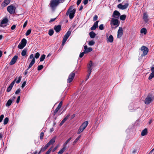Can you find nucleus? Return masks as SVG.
I'll use <instances>...</instances> for the list:
<instances>
[{
    "label": "nucleus",
    "mask_w": 154,
    "mask_h": 154,
    "mask_svg": "<svg viewBox=\"0 0 154 154\" xmlns=\"http://www.w3.org/2000/svg\"><path fill=\"white\" fill-rule=\"evenodd\" d=\"M75 11V9H73L72 6H71L67 11L66 14L67 15H69V17L70 19H72L74 16Z\"/></svg>",
    "instance_id": "nucleus-1"
},
{
    "label": "nucleus",
    "mask_w": 154,
    "mask_h": 154,
    "mask_svg": "<svg viewBox=\"0 0 154 154\" xmlns=\"http://www.w3.org/2000/svg\"><path fill=\"white\" fill-rule=\"evenodd\" d=\"M60 0H52L51 1L50 6L53 10H54L56 7L60 2Z\"/></svg>",
    "instance_id": "nucleus-2"
},
{
    "label": "nucleus",
    "mask_w": 154,
    "mask_h": 154,
    "mask_svg": "<svg viewBox=\"0 0 154 154\" xmlns=\"http://www.w3.org/2000/svg\"><path fill=\"white\" fill-rule=\"evenodd\" d=\"M154 99V97L152 95L149 94L148 95L145 101V103L146 104H148L152 101Z\"/></svg>",
    "instance_id": "nucleus-3"
},
{
    "label": "nucleus",
    "mask_w": 154,
    "mask_h": 154,
    "mask_svg": "<svg viewBox=\"0 0 154 154\" xmlns=\"http://www.w3.org/2000/svg\"><path fill=\"white\" fill-rule=\"evenodd\" d=\"M120 23L119 22L118 20V19L112 18L110 21V25L112 26V25L116 26L115 28H116L119 25Z\"/></svg>",
    "instance_id": "nucleus-4"
},
{
    "label": "nucleus",
    "mask_w": 154,
    "mask_h": 154,
    "mask_svg": "<svg viewBox=\"0 0 154 154\" xmlns=\"http://www.w3.org/2000/svg\"><path fill=\"white\" fill-rule=\"evenodd\" d=\"M15 7L13 5L8 6L7 8V11L11 14H14L15 13Z\"/></svg>",
    "instance_id": "nucleus-5"
},
{
    "label": "nucleus",
    "mask_w": 154,
    "mask_h": 154,
    "mask_svg": "<svg viewBox=\"0 0 154 154\" xmlns=\"http://www.w3.org/2000/svg\"><path fill=\"white\" fill-rule=\"evenodd\" d=\"M71 33V32L69 31H68L67 33L64 35L63 39L62 45H64L66 42L67 40L70 36Z\"/></svg>",
    "instance_id": "nucleus-6"
},
{
    "label": "nucleus",
    "mask_w": 154,
    "mask_h": 154,
    "mask_svg": "<svg viewBox=\"0 0 154 154\" xmlns=\"http://www.w3.org/2000/svg\"><path fill=\"white\" fill-rule=\"evenodd\" d=\"M26 40L25 38H23L18 45V48L20 49H23L26 46Z\"/></svg>",
    "instance_id": "nucleus-7"
},
{
    "label": "nucleus",
    "mask_w": 154,
    "mask_h": 154,
    "mask_svg": "<svg viewBox=\"0 0 154 154\" xmlns=\"http://www.w3.org/2000/svg\"><path fill=\"white\" fill-rule=\"evenodd\" d=\"M141 50L143 52V54H141L142 57L145 56L146 55L148 52V49L145 46H142L141 48Z\"/></svg>",
    "instance_id": "nucleus-8"
},
{
    "label": "nucleus",
    "mask_w": 154,
    "mask_h": 154,
    "mask_svg": "<svg viewBox=\"0 0 154 154\" xmlns=\"http://www.w3.org/2000/svg\"><path fill=\"white\" fill-rule=\"evenodd\" d=\"M32 59V61H31L29 65V68H30L35 63V57H34V55L33 54H32L29 56L28 60H29V59Z\"/></svg>",
    "instance_id": "nucleus-9"
},
{
    "label": "nucleus",
    "mask_w": 154,
    "mask_h": 154,
    "mask_svg": "<svg viewBox=\"0 0 154 154\" xmlns=\"http://www.w3.org/2000/svg\"><path fill=\"white\" fill-rule=\"evenodd\" d=\"M75 75L74 72H71L69 75L68 79H67V82L69 83L71 82L73 80Z\"/></svg>",
    "instance_id": "nucleus-10"
},
{
    "label": "nucleus",
    "mask_w": 154,
    "mask_h": 154,
    "mask_svg": "<svg viewBox=\"0 0 154 154\" xmlns=\"http://www.w3.org/2000/svg\"><path fill=\"white\" fill-rule=\"evenodd\" d=\"M120 16V13L118 11L116 10L113 12L112 14V17L114 18H115L116 19H118Z\"/></svg>",
    "instance_id": "nucleus-11"
},
{
    "label": "nucleus",
    "mask_w": 154,
    "mask_h": 154,
    "mask_svg": "<svg viewBox=\"0 0 154 154\" xmlns=\"http://www.w3.org/2000/svg\"><path fill=\"white\" fill-rule=\"evenodd\" d=\"M128 3H126L124 5H122L121 4H120L118 5L117 7L119 8L122 10H124L127 8H128Z\"/></svg>",
    "instance_id": "nucleus-12"
},
{
    "label": "nucleus",
    "mask_w": 154,
    "mask_h": 154,
    "mask_svg": "<svg viewBox=\"0 0 154 154\" xmlns=\"http://www.w3.org/2000/svg\"><path fill=\"white\" fill-rule=\"evenodd\" d=\"M93 66V64L92 61L91 60L89 61L88 64V72L91 73L92 72V69L93 68L92 66Z\"/></svg>",
    "instance_id": "nucleus-13"
},
{
    "label": "nucleus",
    "mask_w": 154,
    "mask_h": 154,
    "mask_svg": "<svg viewBox=\"0 0 154 154\" xmlns=\"http://www.w3.org/2000/svg\"><path fill=\"white\" fill-rule=\"evenodd\" d=\"M18 59V56L17 55L14 56L11 60L10 62V65H12L14 64L16 62Z\"/></svg>",
    "instance_id": "nucleus-14"
},
{
    "label": "nucleus",
    "mask_w": 154,
    "mask_h": 154,
    "mask_svg": "<svg viewBox=\"0 0 154 154\" xmlns=\"http://www.w3.org/2000/svg\"><path fill=\"white\" fill-rule=\"evenodd\" d=\"M8 22V20L7 18H4L0 23V26L2 27H4L6 26V25H4V24H6Z\"/></svg>",
    "instance_id": "nucleus-15"
},
{
    "label": "nucleus",
    "mask_w": 154,
    "mask_h": 154,
    "mask_svg": "<svg viewBox=\"0 0 154 154\" xmlns=\"http://www.w3.org/2000/svg\"><path fill=\"white\" fill-rule=\"evenodd\" d=\"M11 2V0H4L1 4L2 8H4L8 5Z\"/></svg>",
    "instance_id": "nucleus-16"
},
{
    "label": "nucleus",
    "mask_w": 154,
    "mask_h": 154,
    "mask_svg": "<svg viewBox=\"0 0 154 154\" xmlns=\"http://www.w3.org/2000/svg\"><path fill=\"white\" fill-rule=\"evenodd\" d=\"M123 34V30L121 27H119L118 31L117 38L121 37Z\"/></svg>",
    "instance_id": "nucleus-17"
},
{
    "label": "nucleus",
    "mask_w": 154,
    "mask_h": 154,
    "mask_svg": "<svg viewBox=\"0 0 154 154\" xmlns=\"http://www.w3.org/2000/svg\"><path fill=\"white\" fill-rule=\"evenodd\" d=\"M56 138V137L55 136L52 138L50 141L47 144V146H49L53 144L55 142V139Z\"/></svg>",
    "instance_id": "nucleus-18"
},
{
    "label": "nucleus",
    "mask_w": 154,
    "mask_h": 154,
    "mask_svg": "<svg viewBox=\"0 0 154 154\" xmlns=\"http://www.w3.org/2000/svg\"><path fill=\"white\" fill-rule=\"evenodd\" d=\"M16 80V79H15L11 83V84H10V85L8 88L7 90V91L8 92H9L11 91V90L12 89L14 85V84L15 83V81Z\"/></svg>",
    "instance_id": "nucleus-19"
},
{
    "label": "nucleus",
    "mask_w": 154,
    "mask_h": 154,
    "mask_svg": "<svg viewBox=\"0 0 154 154\" xmlns=\"http://www.w3.org/2000/svg\"><path fill=\"white\" fill-rule=\"evenodd\" d=\"M152 73L149 77L148 79L150 80L154 77V67H152L151 68Z\"/></svg>",
    "instance_id": "nucleus-20"
},
{
    "label": "nucleus",
    "mask_w": 154,
    "mask_h": 154,
    "mask_svg": "<svg viewBox=\"0 0 154 154\" xmlns=\"http://www.w3.org/2000/svg\"><path fill=\"white\" fill-rule=\"evenodd\" d=\"M70 115V114H68L62 120L60 124V126H62L65 122L67 120Z\"/></svg>",
    "instance_id": "nucleus-21"
},
{
    "label": "nucleus",
    "mask_w": 154,
    "mask_h": 154,
    "mask_svg": "<svg viewBox=\"0 0 154 154\" xmlns=\"http://www.w3.org/2000/svg\"><path fill=\"white\" fill-rule=\"evenodd\" d=\"M15 97H13L12 100H11V99L9 100L8 101L7 103H6V106H10L11 105V104L12 103V100H14V99H15Z\"/></svg>",
    "instance_id": "nucleus-22"
},
{
    "label": "nucleus",
    "mask_w": 154,
    "mask_h": 154,
    "mask_svg": "<svg viewBox=\"0 0 154 154\" xmlns=\"http://www.w3.org/2000/svg\"><path fill=\"white\" fill-rule=\"evenodd\" d=\"M99 21H96L95 22L93 26L91 28V30H95L98 27V23Z\"/></svg>",
    "instance_id": "nucleus-23"
},
{
    "label": "nucleus",
    "mask_w": 154,
    "mask_h": 154,
    "mask_svg": "<svg viewBox=\"0 0 154 154\" xmlns=\"http://www.w3.org/2000/svg\"><path fill=\"white\" fill-rule=\"evenodd\" d=\"M61 26L60 25H58L54 26V29L57 32H59L61 29Z\"/></svg>",
    "instance_id": "nucleus-24"
},
{
    "label": "nucleus",
    "mask_w": 154,
    "mask_h": 154,
    "mask_svg": "<svg viewBox=\"0 0 154 154\" xmlns=\"http://www.w3.org/2000/svg\"><path fill=\"white\" fill-rule=\"evenodd\" d=\"M84 49H85L84 51H85V53H88L91 51L92 49L91 48H88L87 46V45H85L84 47Z\"/></svg>",
    "instance_id": "nucleus-25"
},
{
    "label": "nucleus",
    "mask_w": 154,
    "mask_h": 154,
    "mask_svg": "<svg viewBox=\"0 0 154 154\" xmlns=\"http://www.w3.org/2000/svg\"><path fill=\"white\" fill-rule=\"evenodd\" d=\"M143 19L145 22L147 23L149 20L148 16L146 13H145L143 14Z\"/></svg>",
    "instance_id": "nucleus-26"
},
{
    "label": "nucleus",
    "mask_w": 154,
    "mask_h": 154,
    "mask_svg": "<svg viewBox=\"0 0 154 154\" xmlns=\"http://www.w3.org/2000/svg\"><path fill=\"white\" fill-rule=\"evenodd\" d=\"M107 41L110 43H112L113 41V37L112 35H111L109 36L107 38Z\"/></svg>",
    "instance_id": "nucleus-27"
},
{
    "label": "nucleus",
    "mask_w": 154,
    "mask_h": 154,
    "mask_svg": "<svg viewBox=\"0 0 154 154\" xmlns=\"http://www.w3.org/2000/svg\"><path fill=\"white\" fill-rule=\"evenodd\" d=\"M89 34L90 37L92 38H94L96 36L95 33L93 31L90 32Z\"/></svg>",
    "instance_id": "nucleus-28"
},
{
    "label": "nucleus",
    "mask_w": 154,
    "mask_h": 154,
    "mask_svg": "<svg viewBox=\"0 0 154 154\" xmlns=\"http://www.w3.org/2000/svg\"><path fill=\"white\" fill-rule=\"evenodd\" d=\"M85 129L81 125L78 130V134H79L82 132Z\"/></svg>",
    "instance_id": "nucleus-29"
},
{
    "label": "nucleus",
    "mask_w": 154,
    "mask_h": 154,
    "mask_svg": "<svg viewBox=\"0 0 154 154\" xmlns=\"http://www.w3.org/2000/svg\"><path fill=\"white\" fill-rule=\"evenodd\" d=\"M147 129L146 128L143 130L141 132V135L142 136H144L146 135L147 133Z\"/></svg>",
    "instance_id": "nucleus-30"
},
{
    "label": "nucleus",
    "mask_w": 154,
    "mask_h": 154,
    "mask_svg": "<svg viewBox=\"0 0 154 154\" xmlns=\"http://www.w3.org/2000/svg\"><path fill=\"white\" fill-rule=\"evenodd\" d=\"M66 148L65 146L63 147L58 152V154H62L63 152L65 150Z\"/></svg>",
    "instance_id": "nucleus-31"
},
{
    "label": "nucleus",
    "mask_w": 154,
    "mask_h": 154,
    "mask_svg": "<svg viewBox=\"0 0 154 154\" xmlns=\"http://www.w3.org/2000/svg\"><path fill=\"white\" fill-rule=\"evenodd\" d=\"M88 124V121H86L85 122H84L81 125L82 127H84L85 128L87 126Z\"/></svg>",
    "instance_id": "nucleus-32"
},
{
    "label": "nucleus",
    "mask_w": 154,
    "mask_h": 154,
    "mask_svg": "<svg viewBox=\"0 0 154 154\" xmlns=\"http://www.w3.org/2000/svg\"><path fill=\"white\" fill-rule=\"evenodd\" d=\"M140 32L141 33H143L145 35L146 33V29L144 28H142L140 30Z\"/></svg>",
    "instance_id": "nucleus-33"
},
{
    "label": "nucleus",
    "mask_w": 154,
    "mask_h": 154,
    "mask_svg": "<svg viewBox=\"0 0 154 154\" xmlns=\"http://www.w3.org/2000/svg\"><path fill=\"white\" fill-rule=\"evenodd\" d=\"M120 19L121 20H125L126 16L125 15H122L120 16Z\"/></svg>",
    "instance_id": "nucleus-34"
},
{
    "label": "nucleus",
    "mask_w": 154,
    "mask_h": 154,
    "mask_svg": "<svg viewBox=\"0 0 154 154\" xmlns=\"http://www.w3.org/2000/svg\"><path fill=\"white\" fill-rule=\"evenodd\" d=\"M27 52V50L26 49H24L21 52V55L23 56H25Z\"/></svg>",
    "instance_id": "nucleus-35"
},
{
    "label": "nucleus",
    "mask_w": 154,
    "mask_h": 154,
    "mask_svg": "<svg viewBox=\"0 0 154 154\" xmlns=\"http://www.w3.org/2000/svg\"><path fill=\"white\" fill-rule=\"evenodd\" d=\"M81 137V136L79 135L75 139V141L73 143V145H75L76 143V142L78 141V140Z\"/></svg>",
    "instance_id": "nucleus-36"
},
{
    "label": "nucleus",
    "mask_w": 154,
    "mask_h": 154,
    "mask_svg": "<svg viewBox=\"0 0 154 154\" xmlns=\"http://www.w3.org/2000/svg\"><path fill=\"white\" fill-rule=\"evenodd\" d=\"M49 146H47V144H46L45 146L44 147L42 148L41 150H40L41 151H45L47 148Z\"/></svg>",
    "instance_id": "nucleus-37"
},
{
    "label": "nucleus",
    "mask_w": 154,
    "mask_h": 154,
    "mask_svg": "<svg viewBox=\"0 0 154 154\" xmlns=\"http://www.w3.org/2000/svg\"><path fill=\"white\" fill-rule=\"evenodd\" d=\"M45 55L43 54L42 55L40 58V61L42 62L45 59Z\"/></svg>",
    "instance_id": "nucleus-38"
},
{
    "label": "nucleus",
    "mask_w": 154,
    "mask_h": 154,
    "mask_svg": "<svg viewBox=\"0 0 154 154\" xmlns=\"http://www.w3.org/2000/svg\"><path fill=\"white\" fill-rule=\"evenodd\" d=\"M9 120L8 118L7 117H6L5 118V119L4 120V124L5 125L8 122Z\"/></svg>",
    "instance_id": "nucleus-39"
},
{
    "label": "nucleus",
    "mask_w": 154,
    "mask_h": 154,
    "mask_svg": "<svg viewBox=\"0 0 154 154\" xmlns=\"http://www.w3.org/2000/svg\"><path fill=\"white\" fill-rule=\"evenodd\" d=\"M71 139V137H70L63 144L64 146H65L69 142V141Z\"/></svg>",
    "instance_id": "nucleus-40"
},
{
    "label": "nucleus",
    "mask_w": 154,
    "mask_h": 154,
    "mask_svg": "<svg viewBox=\"0 0 154 154\" xmlns=\"http://www.w3.org/2000/svg\"><path fill=\"white\" fill-rule=\"evenodd\" d=\"M88 45L90 46H92L95 44V42L93 41H91L88 42Z\"/></svg>",
    "instance_id": "nucleus-41"
},
{
    "label": "nucleus",
    "mask_w": 154,
    "mask_h": 154,
    "mask_svg": "<svg viewBox=\"0 0 154 154\" xmlns=\"http://www.w3.org/2000/svg\"><path fill=\"white\" fill-rule=\"evenodd\" d=\"M54 31L52 29H50L49 31L48 34L50 36L52 35L54 33Z\"/></svg>",
    "instance_id": "nucleus-42"
},
{
    "label": "nucleus",
    "mask_w": 154,
    "mask_h": 154,
    "mask_svg": "<svg viewBox=\"0 0 154 154\" xmlns=\"http://www.w3.org/2000/svg\"><path fill=\"white\" fill-rule=\"evenodd\" d=\"M31 32V30L28 29L26 33V35L27 36L29 35Z\"/></svg>",
    "instance_id": "nucleus-43"
},
{
    "label": "nucleus",
    "mask_w": 154,
    "mask_h": 154,
    "mask_svg": "<svg viewBox=\"0 0 154 154\" xmlns=\"http://www.w3.org/2000/svg\"><path fill=\"white\" fill-rule=\"evenodd\" d=\"M43 68V66L42 65H41L38 66V70H40L42 69Z\"/></svg>",
    "instance_id": "nucleus-44"
},
{
    "label": "nucleus",
    "mask_w": 154,
    "mask_h": 154,
    "mask_svg": "<svg viewBox=\"0 0 154 154\" xmlns=\"http://www.w3.org/2000/svg\"><path fill=\"white\" fill-rule=\"evenodd\" d=\"M100 29L103 30L104 29V26L103 24H100L99 26Z\"/></svg>",
    "instance_id": "nucleus-45"
},
{
    "label": "nucleus",
    "mask_w": 154,
    "mask_h": 154,
    "mask_svg": "<svg viewBox=\"0 0 154 154\" xmlns=\"http://www.w3.org/2000/svg\"><path fill=\"white\" fill-rule=\"evenodd\" d=\"M60 108L58 107H57L56 108V109H55L54 112V115H55L56 113L57 112L59 111V110L60 109Z\"/></svg>",
    "instance_id": "nucleus-46"
},
{
    "label": "nucleus",
    "mask_w": 154,
    "mask_h": 154,
    "mask_svg": "<svg viewBox=\"0 0 154 154\" xmlns=\"http://www.w3.org/2000/svg\"><path fill=\"white\" fill-rule=\"evenodd\" d=\"M40 56V54L39 53L37 52L35 54V57L36 59H38V58Z\"/></svg>",
    "instance_id": "nucleus-47"
},
{
    "label": "nucleus",
    "mask_w": 154,
    "mask_h": 154,
    "mask_svg": "<svg viewBox=\"0 0 154 154\" xmlns=\"http://www.w3.org/2000/svg\"><path fill=\"white\" fill-rule=\"evenodd\" d=\"M85 53V51H84L81 53L79 55V57L80 58L82 57Z\"/></svg>",
    "instance_id": "nucleus-48"
},
{
    "label": "nucleus",
    "mask_w": 154,
    "mask_h": 154,
    "mask_svg": "<svg viewBox=\"0 0 154 154\" xmlns=\"http://www.w3.org/2000/svg\"><path fill=\"white\" fill-rule=\"evenodd\" d=\"M97 18H98L97 16L96 15H95L93 17V21H95L97 19Z\"/></svg>",
    "instance_id": "nucleus-49"
},
{
    "label": "nucleus",
    "mask_w": 154,
    "mask_h": 154,
    "mask_svg": "<svg viewBox=\"0 0 154 154\" xmlns=\"http://www.w3.org/2000/svg\"><path fill=\"white\" fill-rule=\"evenodd\" d=\"M44 136V134L43 132H42L40 133V138L41 139H42L43 138V137Z\"/></svg>",
    "instance_id": "nucleus-50"
},
{
    "label": "nucleus",
    "mask_w": 154,
    "mask_h": 154,
    "mask_svg": "<svg viewBox=\"0 0 154 154\" xmlns=\"http://www.w3.org/2000/svg\"><path fill=\"white\" fill-rule=\"evenodd\" d=\"M62 103H63L62 101H60V103H59V105H58L57 107L60 109L62 106Z\"/></svg>",
    "instance_id": "nucleus-51"
},
{
    "label": "nucleus",
    "mask_w": 154,
    "mask_h": 154,
    "mask_svg": "<svg viewBox=\"0 0 154 154\" xmlns=\"http://www.w3.org/2000/svg\"><path fill=\"white\" fill-rule=\"evenodd\" d=\"M4 116L3 115H2L0 116V123L1 122L4 118Z\"/></svg>",
    "instance_id": "nucleus-52"
},
{
    "label": "nucleus",
    "mask_w": 154,
    "mask_h": 154,
    "mask_svg": "<svg viewBox=\"0 0 154 154\" xmlns=\"http://www.w3.org/2000/svg\"><path fill=\"white\" fill-rule=\"evenodd\" d=\"M21 78V77H20L19 78H18V80L17 81H16V83L17 84L19 83L20 82Z\"/></svg>",
    "instance_id": "nucleus-53"
},
{
    "label": "nucleus",
    "mask_w": 154,
    "mask_h": 154,
    "mask_svg": "<svg viewBox=\"0 0 154 154\" xmlns=\"http://www.w3.org/2000/svg\"><path fill=\"white\" fill-rule=\"evenodd\" d=\"M91 73L88 72V74L87 75V77L86 79V80H87L89 78V76L91 75Z\"/></svg>",
    "instance_id": "nucleus-54"
},
{
    "label": "nucleus",
    "mask_w": 154,
    "mask_h": 154,
    "mask_svg": "<svg viewBox=\"0 0 154 154\" xmlns=\"http://www.w3.org/2000/svg\"><path fill=\"white\" fill-rule=\"evenodd\" d=\"M20 96H19L18 97H17V101H16V103H18L20 101Z\"/></svg>",
    "instance_id": "nucleus-55"
},
{
    "label": "nucleus",
    "mask_w": 154,
    "mask_h": 154,
    "mask_svg": "<svg viewBox=\"0 0 154 154\" xmlns=\"http://www.w3.org/2000/svg\"><path fill=\"white\" fill-rule=\"evenodd\" d=\"M27 21H26L24 23L23 25V28H25L27 24Z\"/></svg>",
    "instance_id": "nucleus-56"
},
{
    "label": "nucleus",
    "mask_w": 154,
    "mask_h": 154,
    "mask_svg": "<svg viewBox=\"0 0 154 154\" xmlns=\"http://www.w3.org/2000/svg\"><path fill=\"white\" fill-rule=\"evenodd\" d=\"M16 27V25H14L11 27V29L12 30H14L15 29Z\"/></svg>",
    "instance_id": "nucleus-57"
},
{
    "label": "nucleus",
    "mask_w": 154,
    "mask_h": 154,
    "mask_svg": "<svg viewBox=\"0 0 154 154\" xmlns=\"http://www.w3.org/2000/svg\"><path fill=\"white\" fill-rule=\"evenodd\" d=\"M51 150V148H50L48 149V151L45 154H49L50 153Z\"/></svg>",
    "instance_id": "nucleus-58"
},
{
    "label": "nucleus",
    "mask_w": 154,
    "mask_h": 154,
    "mask_svg": "<svg viewBox=\"0 0 154 154\" xmlns=\"http://www.w3.org/2000/svg\"><path fill=\"white\" fill-rule=\"evenodd\" d=\"M26 82L25 81L24 82H23V83L22 84V86H21V87L22 88H24L25 87V86L26 85Z\"/></svg>",
    "instance_id": "nucleus-59"
},
{
    "label": "nucleus",
    "mask_w": 154,
    "mask_h": 154,
    "mask_svg": "<svg viewBox=\"0 0 154 154\" xmlns=\"http://www.w3.org/2000/svg\"><path fill=\"white\" fill-rule=\"evenodd\" d=\"M82 0H78L77 2V5H79L81 3Z\"/></svg>",
    "instance_id": "nucleus-60"
},
{
    "label": "nucleus",
    "mask_w": 154,
    "mask_h": 154,
    "mask_svg": "<svg viewBox=\"0 0 154 154\" xmlns=\"http://www.w3.org/2000/svg\"><path fill=\"white\" fill-rule=\"evenodd\" d=\"M29 67H28V68L25 71V72H24V75H26L27 74V73H28V71H28V70H29Z\"/></svg>",
    "instance_id": "nucleus-61"
},
{
    "label": "nucleus",
    "mask_w": 154,
    "mask_h": 154,
    "mask_svg": "<svg viewBox=\"0 0 154 154\" xmlns=\"http://www.w3.org/2000/svg\"><path fill=\"white\" fill-rule=\"evenodd\" d=\"M20 92V89H17L15 92V94H17L18 93H19Z\"/></svg>",
    "instance_id": "nucleus-62"
},
{
    "label": "nucleus",
    "mask_w": 154,
    "mask_h": 154,
    "mask_svg": "<svg viewBox=\"0 0 154 154\" xmlns=\"http://www.w3.org/2000/svg\"><path fill=\"white\" fill-rule=\"evenodd\" d=\"M88 3V0H85L83 2L84 4L85 5L87 4Z\"/></svg>",
    "instance_id": "nucleus-63"
},
{
    "label": "nucleus",
    "mask_w": 154,
    "mask_h": 154,
    "mask_svg": "<svg viewBox=\"0 0 154 154\" xmlns=\"http://www.w3.org/2000/svg\"><path fill=\"white\" fill-rule=\"evenodd\" d=\"M56 18L51 19L49 21V22L51 23L54 21L56 19Z\"/></svg>",
    "instance_id": "nucleus-64"
}]
</instances>
